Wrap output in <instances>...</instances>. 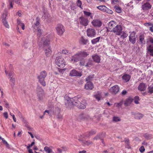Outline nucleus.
Returning a JSON list of instances; mask_svg holds the SVG:
<instances>
[{"label":"nucleus","mask_w":153,"mask_h":153,"mask_svg":"<svg viewBox=\"0 0 153 153\" xmlns=\"http://www.w3.org/2000/svg\"><path fill=\"white\" fill-rule=\"evenodd\" d=\"M100 37H98L91 40V42L93 44H95L99 42Z\"/></svg>","instance_id":"obj_31"},{"label":"nucleus","mask_w":153,"mask_h":153,"mask_svg":"<svg viewBox=\"0 0 153 153\" xmlns=\"http://www.w3.org/2000/svg\"><path fill=\"white\" fill-rule=\"evenodd\" d=\"M38 97V100L39 101H42L43 100V98L45 97L44 94L37 95Z\"/></svg>","instance_id":"obj_37"},{"label":"nucleus","mask_w":153,"mask_h":153,"mask_svg":"<svg viewBox=\"0 0 153 153\" xmlns=\"http://www.w3.org/2000/svg\"><path fill=\"white\" fill-rule=\"evenodd\" d=\"M148 92L151 94L153 93V85L152 84L149 86L148 88Z\"/></svg>","instance_id":"obj_39"},{"label":"nucleus","mask_w":153,"mask_h":153,"mask_svg":"<svg viewBox=\"0 0 153 153\" xmlns=\"http://www.w3.org/2000/svg\"><path fill=\"white\" fill-rule=\"evenodd\" d=\"M79 118L81 120H87L89 119V117L88 114H83L79 115Z\"/></svg>","instance_id":"obj_29"},{"label":"nucleus","mask_w":153,"mask_h":153,"mask_svg":"<svg viewBox=\"0 0 153 153\" xmlns=\"http://www.w3.org/2000/svg\"><path fill=\"white\" fill-rule=\"evenodd\" d=\"M132 114L134 116V118L136 119L140 120L142 118L143 115L140 113H135L134 112H131Z\"/></svg>","instance_id":"obj_20"},{"label":"nucleus","mask_w":153,"mask_h":153,"mask_svg":"<svg viewBox=\"0 0 153 153\" xmlns=\"http://www.w3.org/2000/svg\"><path fill=\"white\" fill-rule=\"evenodd\" d=\"M92 25L95 27H100L102 25V22L99 20H94L92 22Z\"/></svg>","instance_id":"obj_17"},{"label":"nucleus","mask_w":153,"mask_h":153,"mask_svg":"<svg viewBox=\"0 0 153 153\" xmlns=\"http://www.w3.org/2000/svg\"><path fill=\"white\" fill-rule=\"evenodd\" d=\"M144 25L146 26H149V27H153V24L151 23H145Z\"/></svg>","instance_id":"obj_54"},{"label":"nucleus","mask_w":153,"mask_h":153,"mask_svg":"<svg viewBox=\"0 0 153 153\" xmlns=\"http://www.w3.org/2000/svg\"><path fill=\"white\" fill-rule=\"evenodd\" d=\"M83 13L84 15L87 16H89L91 15V13L86 11H84Z\"/></svg>","instance_id":"obj_48"},{"label":"nucleus","mask_w":153,"mask_h":153,"mask_svg":"<svg viewBox=\"0 0 153 153\" xmlns=\"http://www.w3.org/2000/svg\"><path fill=\"white\" fill-rule=\"evenodd\" d=\"M4 116L7 119L8 117V113L7 112H5L3 114Z\"/></svg>","instance_id":"obj_62"},{"label":"nucleus","mask_w":153,"mask_h":153,"mask_svg":"<svg viewBox=\"0 0 153 153\" xmlns=\"http://www.w3.org/2000/svg\"><path fill=\"white\" fill-rule=\"evenodd\" d=\"M106 28L107 29V31L108 32H113L117 35H120L122 32V27L120 25H117L113 29V30H109L108 29V28L107 27H106Z\"/></svg>","instance_id":"obj_5"},{"label":"nucleus","mask_w":153,"mask_h":153,"mask_svg":"<svg viewBox=\"0 0 153 153\" xmlns=\"http://www.w3.org/2000/svg\"><path fill=\"white\" fill-rule=\"evenodd\" d=\"M147 52L151 56H153V38H150L147 41Z\"/></svg>","instance_id":"obj_3"},{"label":"nucleus","mask_w":153,"mask_h":153,"mask_svg":"<svg viewBox=\"0 0 153 153\" xmlns=\"http://www.w3.org/2000/svg\"><path fill=\"white\" fill-rule=\"evenodd\" d=\"M35 144V143L34 142H32L30 144H28V146L27 147V148L28 149H29L31 147L33 146Z\"/></svg>","instance_id":"obj_57"},{"label":"nucleus","mask_w":153,"mask_h":153,"mask_svg":"<svg viewBox=\"0 0 153 153\" xmlns=\"http://www.w3.org/2000/svg\"><path fill=\"white\" fill-rule=\"evenodd\" d=\"M94 77V75H90L87 77L86 79V81L88 82H91L90 81H91Z\"/></svg>","instance_id":"obj_36"},{"label":"nucleus","mask_w":153,"mask_h":153,"mask_svg":"<svg viewBox=\"0 0 153 153\" xmlns=\"http://www.w3.org/2000/svg\"><path fill=\"white\" fill-rule=\"evenodd\" d=\"M113 120L114 122H117L120 121L121 120V119L118 117H113Z\"/></svg>","instance_id":"obj_44"},{"label":"nucleus","mask_w":153,"mask_h":153,"mask_svg":"<svg viewBox=\"0 0 153 153\" xmlns=\"http://www.w3.org/2000/svg\"><path fill=\"white\" fill-rule=\"evenodd\" d=\"M2 140L3 144L6 146L7 148L8 149L10 148V146L9 144L7 143V142L5 140H4V138H2Z\"/></svg>","instance_id":"obj_38"},{"label":"nucleus","mask_w":153,"mask_h":153,"mask_svg":"<svg viewBox=\"0 0 153 153\" xmlns=\"http://www.w3.org/2000/svg\"><path fill=\"white\" fill-rule=\"evenodd\" d=\"M79 20L80 24L84 26H87L89 22L87 18H85L82 16L80 17Z\"/></svg>","instance_id":"obj_9"},{"label":"nucleus","mask_w":153,"mask_h":153,"mask_svg":"<svg viewBox=\"0 0 153 153\" xmlns=\"http://www.w3.org/2000/svg\"><path fill=\"white\" fill-rule=\"evenodd\" d=\"M81 98L78 97L68 98L65 101V106L67 108H71L74 106H77L79 108L84 109L86 108L85 105L81 103Z\"/></svg>","instance_id":"obj_1"},{"label":"nucleus","mask_w":153,"mask_h":153,"mask_svg":"<svg viewBox=\"0 0 153 153\" xmlns=\"http://www.w3.org/2000/svg\"><path fill=\"white\" fill-rule=\"evenodd\" d=\"M85 60L83 59L79 62V64L80 65H84L85 63Z\"/></svg>","instance_id":"obj_60"},{"label":"nucleus","mask_w":153,"mask_h":153,"mask_svg":"<svg viewBox=\"0 0 153 153\" xmlns=\"http://www.w3.org/2000/svg\"><path fill=\"white\" fill-rule=\"evenodd\" d=\"M56 63L58 66L61 68H64L65 64L64 59L62 57L59 56L56 58Z\"/></svg>","instance_id":"obj_7"},{"label":"nucleus","mask_w":153,"mask_h":153,"mask_svg":"<svg viewBox=\"0 0 153 153\" xmlns=\"http://www.w3.org/2000/svg\"><path fill=\"white\" fill-rule=\"evenodd\" d=\"M94 96L95 98L98 101L100 100L101 97V93L100 92L98 91Z\"/></svg>","instance_id":"obj_30"},{"label":"nucleus","mask_w":153,"mask_h":153,"mask_svg":"<svg viewBox=\"0 0 153 153\" xmlns=\"http://www.w3.org/2000/svg\"><path fill=\"white\" fill-rule=\"evenodd\" d=\"M134 99L130 97L126 99L125 101L124 105L125 106H128L130 105L133 101Z\"/></svg>","instance_id":"obj_22"},{"label":"nucleus","mask_w":153,"mask_h":153,"mask_svg":"<svg viewBox=\"0 0 153 153\" xmlns=\"http://www.w3.org/2000/svg\"><path fill=\"white\" fill-rule=\"evenodd\" d=\"M119 3L118 0H111V4H116Z\"/></svg>","instance_id":"obj_56"},{"label":"nucleus","mask_w":153,"mask_h":153,"mask_svg":"<svg viewBox=\"0 0 153 153\" xmlns=\"http://www.w3.org/2000/svg\"><path fill=\"white\" fill-rule=\"evenodd\" d=\"M105 9V12H106V13L109 14H112L113 13V12L112 10L109 9L107 7Z\"/></svg>","instance_id":"obj_45"},{"label":"nucleus","mask_w":153,"mask_h":153,"mask_svg":"<svg viewBox=\"0 0 153 153\" xmlns=\"http://www.w3.org/2000/svg\"><path fill=\"white\" fill-rule=\"evenodd\" d=\"M79 140L81 142L82 145L84 146H89L93 144L92 142L90 140L85 141L80 139H79Z\"/></svg>","instance_id":"obj_21"},{"label":"nucleus","mask_w":153,"mask_h":153,"mask_svg":"<svg viewBox=\"0 0 153 153\" xmlns=\"http://www.w3.org/2000/svg\"><path fill=\"white\" fill-rule=\"evenodd\" d=\"M152 5L149 2L144 3L142 6V9L143 10H147L151 8Z\"/></svg>","instance_id":"obj_16"},{"label":"nucleus","mask_w":153,"mask_h":153,"mask_svg":"<svg viewBox=\"0 0 153 153\" xmlns=\"http://www.w3.org/2000/svg\"><path fill=\"white\" fill-rule=\"evenodd\" d=\"M92 58L93 61L97 63H99L100 62V57L97 54H94L92 56Z\"/></svg>","instance_id":"obj_15"},{"label":"nucleus","mask_w":153,"mask_h":153,"mask_svg":"<svg viewBox=\"0 0 153 153\" xmlns=\"http://www.w3.org/2000/svg\"><path fill=\"white\" fill-rule=\"evenodd\" d=\"M7 15V14L6 13H3L2 14L1 16V18L2 19V21L5 27L8 28L9 27V26L6 19Z\"/></svg>","instance_id":"obj_13"},{"label":"nucleus","mask_w":153,"mask_h":153,"mask_svg":"<svg viewBox=\"0 0 153 153\" xmlns=\"http://www.w3.org/2000/svg\"><path fill=\"white\" fill-rule=\"evenodd\" d=\"M128 36V34L125 33H123L122 35H121L120 37L123 39H124L126 37Z\"/></svg>","instance_id":"obj_51"},{"label":"nucleus","mask_w":153,"mask_h":153,"mask_svg":"<svg viewBox=\"0 0 153 153\" xmlns=\"http://www.w3.org/2000/svg\"><path fill=\"white\" fill-rule=\"evenodd\" d=\"M9 2V4L10 8L13 7V2L14 1V0H8Z\"/></svg>","instance_id":"obj_53"},{"label":"nucleus","mask_w":153,"mask_h":153,"mask_svg":"<svg viewBox=\"0 0 153 153\" xmlns=\"http://www.w3.org/2000/svg\"><path fill=\"white\" fill-rule=\"evenodd\" d=\"M8 76L10 77H15V75L14 72H10L9 73Z\"/></svg>","instance_id":"obj_52"},{"label":"nucleus","mask_w":153,"mask_h":153,"mask_svg":"<svg viewBox=\"0 0 153 153\" xmlns=\"http://www.w3.org/2000/svg\"><path fill=\"white\" fill-rule=\"evenodd\" d=\"M102 135V134L100 133H99L94 138L93 140H97V139H101V136Z\"/></svg>","instance_id":"obj_43"},{"label":"nucleus","mask_w":153,"mask_h":153,"mask_svg":"<svg viewBox=\"0 0 153 153\" xmlns=\"http://www.w3.org/2000/svg\"><path fill=\"white\" fill-rule=\"evenodd\" d=\"M127 93V91L126 90H123L121 92V95L123 96L126 95Z\"/></svg>","instance_id":"obj_61"},{"label":"nucleus","mask_w":153,"mask_h":153,"mask_svg":"<svg viewBox=\"0 0 153 153\" xmlns=\"http://www.w3.org/2000/svg\"><path fill=\"white\" fill-rule=\"evenodd\" d=\"M56 29L57 34L60 36L62 35L65 31L64 27L61 24H58Z\"/></svg>","instance_id":"obj_6"},{"label":"nucleus","mask_w":153,"mask_h":153,"mask_svg":"<svg viewBox=\"0 0 153 153\" xmlns=\"http://www.w3.org/2000/svg\"><path fill=\"white\" fill-rule=\"evenodd\" d=\"M145 150V149L143 146H142L140 147L139 149V150L140 152L141 153L143 152Z\"/></svg>","instance_id":"obj_55"},{"label":"nucleus","mask_w":153,"mask_h":153,"mask_svg":"<svg viewBox=\"0 0 153 153\" xmlns=\"http://www.w3.org/2000/svg\"><path fill=\"white\" fill-rule=\"evenodd\" d=\"M15 77H10V81L13 84V86L15 85Z\"/></svg>","instance_id":"obj_50"},{"label":"nucleus","mask_w":153,"mask_h":153,"mask_svg":"<svg viewBox=\"0 0 153 153\" xmlns=\"http://www.w3.org/2000/svg\"><path fill=\"white\" fill-rule=\"evenodd\" d=\"M143 136L146 139H149L152 137V135L151 134L146 133Z\"/></svg>","instance_id":"obj_41"},{"label":"nucleus","mask_w":153,"mask_h":153,"mask_svg":"<svg viewBox=\"0 0 153 153\" xmlns=\"http://www.w3.org/2000/svg\"><path fill=\"white\" fill-rule=\"evenodd\" d=\"M56 117H57V118L59 120H61L62 119V116L61 114H59L57 115Z\"/></svg>","instance_id":"obj_58"},{"label":"nucleus","mask_w":153,"mask_h":153,"mask_svg":"<svg viewBox=\"0 0 153 153\" xmlns=\"http://www.w3.org/2000/svg\"><path fill=\"white\" fill-rule=\"evenodd\" d=\"M45 151L47 153H50L52 152V150L47 146H45L44 148Z\"/></svg>","instance_id":"obj_40"},{"label":"nucleus","mask_w":153,"mask_h":153,"mask_svg":"<svg viewBox=\"0 0 153 153\" xmlns=\"http://www.w3.org/2000/svg\"><path fill=\"white\" fill-rule=\"evenodd\" d=\"M110 90L113 94H116L119 91V88L118 85H116L111 87Z\"/></svg>","instance_id":"obj_24"},{"label":"nucleus","mask_w":153,"mask_h":153,"mask_svg":"<svg viewBox=\"0 0 153 153\" xmlns=\"http://www.w3.org/2000/svg\"><path fill=\"white\" fill-rule=\"evenodd\" d=\"M38 42L39 45L40 47L42 46L43 48L50 46V41L45 37L42 38L41 40L39 38Z\"/></svg>","instance_id":"obj_4"},{"label":"nucleus","mask_w":153,"mask_h":153,"mask_svg":"<svg viewBox=\"0 0 153 153\" xmlns=\"http://www.w3.org/2000/svg\"><path fill=\"white\" fill-rule=\"evenodd\" d=\"M125 142L126 144V147L128 149L130 148V146L129 140L128 138H125Z\"/></svg>","instance_id":"obj_34"},{"label":"nucleus","mask_w":153,"mask_h":153,"mask_svg":"<svg viewBox=\"0 0 153 153\" xmlns=\"http://www.w3.org/2000/svg\"><path fill=\"white\" fill-rule=\"evenodd\" d=\"M122 79L125 80L126 82H127L129 80L130 77L129 75L125 74L123 76Z\"/></svg>","instance_id":"obj_32"},{"label":"nucleus","mask_w":153,"mask_h":153,"mask_svg":"<svg viewBox=\"0 0 153 153\" xmlns=\"http://www.w3.org/2000/svg\"><path fill=\"white\" fill-rule=\"evenodd\" d=\"M147 87L146 84L142 82L140 83L138 87V89L141 91H144L145 90Z\"/></svg>","instance_id":"obj_19"},{"label":"nucleus","mask_w":153,"mask_h":153,"mask_svg":"<svg viewBox=\"0 0 153 153\" xmlns=\"http://www.w3.org/2000/svg\"><path fill=\"white\" fill-rule=\"evenodd\" d=\"M88 63L89 66H92L93 64L92 61H89V62H88Z\"/></svg>","instance_id":"obj_64"},{"label":"nucleus","mask_w":153,"mask_h":153,"mask_svg":"<svg viewBox=\"0 0 153 153\" xmlns=\"http://www.w3.org/2000/svg\"><path fill=\"white\" fill-rule=\"evenodd\" d=\"M36 22L34 24V25L36 26H37L39 25L40 24L39 21V17H37L36 19Z\"/></svg>","instance_id":"obj_46"},{"label":"nucleus","mask_w":153,"mask_h":153,"mask_svg":"<svg viewBox=\"0 0 153 153\" xmlns=\"http://www.w3.org/2000/svg\"><path fill=\"white\" fill-rule=\"evenodd\" d=\"M82 59V57H81L78 52L72 56L71 60L74 61V62H77L81 61Z\"/></svg>","instance_id":"obj_11"},{"label":"nucleus","mask_w":153,"mask_h":153,"mask_svg":"<svg viewBox=\"0 0 153 153\" xmlns=\"http://www.w3.org/2000/svg\"><path fill=\"white\" fill-rule=\"evenodd\" d=\"M87 36L90 37H94L96 34L95 29L93 28H89L86 31Z\"/></svg>","instance_id":"obj_8"},{"label":"nucleus","mask_w":153,"mask_h":153,"mask_svg":"<svg viewBox=\"0 0 153 153\" xmlns=\"http://www.w3.org/2000/svg\"><path fill=\"white\" fill-rule=\"evenodd\" d=\"M37 95L44 94V90L41 87L38 85L36 90Z\"/></svg>","instance_id":"obj_25"},{"label":"nucleus","mask_w":153,"mask_h":153,"mask_svg":"<svg viewBox=\"0 0 153 153\" xmlns=\"http://www.w3.org/2000/svg\"><path fill=\"white\" fill-rule=\"evenodd\" d=\"M76 4L77 6L80 7L81 8H82V3L81 1L80 0H77V1L76 2Z\"/></svg>","instance_id":"obj_47"},{"label":"nucleus","mask_w":153,"mask_h":153,"mask_svg":"<svg viewBox=\"0 0 153 153\" xmlns=\"http://www.w3.org/2000/svg\"><path fill=\"white\" fill-rule=\"evenodd\" d=\"M134 102L136 104H138L139 103V102H138L139 100V97L138 96H135L134 97Z\"/></svg>","instance_id":"obj_49"},{"label":"nucleus","mask_w":153,"mask_h":153,"mask_svg":"<svg viewBox=\"0 0 153 153\" xmlns=\"http://www.w3.org/2000/svg\"><path fill=\"white\" fill-rule=\"evenodd\" d=\"M136 33L133 32L130 34L129 36V40L132 44H134L136 41V37L135 36Z\"/></svg>","instance_id":"obj_12"},{"label":"nucleus","mask_w":153,"mask_h":153,"mask_svg":"<svg viewBox=\"0 0 153 153\" xmlns=\"http://www.w3.org/2000/svg\"><path fill=\"white\" fill-rule=\"evenodd\" d=\"M47 74L46 71H43L41 72L40 75L37 76L39 82L43 86H45L46 85L45 79Z\"/></svg>","instance_id":"obj_2"},{"label":"nucleus","mask_w":153,"mask_h":153,"mask_svg":"<svg viewBox=\"0 0 153 153\" xmlns=\"http://www.w3.org/2000/svg\"><path fill=\"white\" fill-rule=\"evenodd\" d=\"M17 23L18 26H20L23 24L22 23L21 21L19 20H18Z\"/></svg>","instance_id":"obj_63"},{"label":"nucleus","mask_w":153,"mask_h":153,"mask_svg":"<svg viewBox=\"0 0 153 153\" xmlns=\"http://www.w3.org/2000/svg\"><path fill=\"white\" fill-rule=\"evenodd\" d=\"M144 36L143 34H140L139 36V41L141 44H144L145 41L144 39Z\"/></svg>","instance_id":"obj_27"},{"label":"nucleus","mask_w":153,"mask_h":153,"mask_svg":"<svg viewBox=\"0 0 153 153\" xmlns=\"http://www.w3.org/2000/svg\"><path fill=\"white\" fill-rule=\"evenodd\" d=\"M114 8L115 9V10L116 12L119 13H121L122 10L120 7L117 6H114Z\"/></svg>","instance_id":"obj_42"},{"label":"nucleus","mask_w":153,"mask_h":153,"mask_svg":"<svg viewBox=\"0 0 153 153\" xmlns=\"http://www.w3.org/2000/svg\"><path fill=\"white\" fill-rule=\"evenodd\" d=\"M69 75L71 76H81L82 75V74L80 72L73 69L70 71Z\"/></svg>","instance_id":"obj_10"},{"label":"nucleus","mask_w":153,"mask_h":153,"mask_svg":"<svg viewBox=\"0 0 153 153\" xmlns=\"http://www.w3.org/2000/svg\"><path fill=\"white\" fill-rule=\"evenodd\" d=\"M94 88V85L91 82H88L85 86V88L87 90H91Z\"/></svg>","instance_id":"obj_18"},{"label":"nucleus","mask_w":153,"mask_h":153,"mask_svg":"<svg viewBox=\"0 0 153 153\" xmlns=\"http://www.w3.org/2000/svg\"><path fill=\"white\" fill-rule=\"evenodd\" d=\"M97 8L99 10L105 12L106 7L104 5H101L97 7Z\"/></svg>","instance_id":"obj_35"},{"label":"nucleus","mask_w":153,"mask_h":153,"mask_svg":"<svg viewBox=\"0 0 153 153\" xmlns=\"http://www.w3.org/2000/svg\"><path fill=\"white\" fill-rule=\"evenodd\" d=\"M45 52V55L48 57L50 56L52 53L51 46H48V47L43 48Z\"/></svg>","instance_id":"obj_14"},{"label":"nucleus","mask_w":153,"mask_h":153,"mask_svg":"<svg viewBox=\"0 0 153 153\" xmlns=\"http://www.w3.org/2000/svg\"><path fill=\"white\" fill-rule=\"evenodd\" d=\"M79 53L81 57H82V59H83V58L89 55L88 53L84 51H80L79 52Z\"/></svg>","instance_id":"obj_28"},{"label":"nucleus","mask_w":153,"mask_h":153,"mask_svg":"<svg viewBox=\"0 0 153 153\" xmlns=\"http://www.w3.org/2000/svg\"><path fill=\"white\" fill-rule=\"evenodd\" d=\"M42 33V30L41 29H39L38 30L37 35L39 37L41 36Z\"/></svg>","instance_id":"obj_59"},{"label":"nucleus","mask_w":153,"mask_h":153,"mask_svg":"<svg viewBox=\"0 0 153 153\" xmlns=\"http://www.w3.org/2000/svg\"><path fill=\"white\" fill-rule=\"evenodd\" d=\"M96 131L95 130H92L91 131L87 132L85 134V136L89 137L93 135L96 134Z\"/></svg>","instance_id":"obj_26"},{"label":"nucleus","mask_w":153,"mask_h":153,"mask_svg":"<svg viewBox=\"0 0 153 153\" xmlns=\"http://www.w3.org/2000/svg\"><path fill=\"white\" fill-rule=\"evenodd\" d=\"M108 28L110 30L113 29L114 28L116 25V23L115 22L113 21L110 22L108 24Z\"/></svg>","instance_id":"obj_23"},{"label":"nucleus","mask_w":153,"mask_h":153,"mask_svg":"<svg viewBox=\"0 0 153 153\" xmlns=\"http://www.w3.org/2000/svg\"><path fill=\"white\" fill-rule=\"evenodd\" d=\"M80 42L84 45H86L88 42L87 39H85L83 36H82L80 39Z\"/></svg>","instance_id":"obj_33"}]
</instances>
